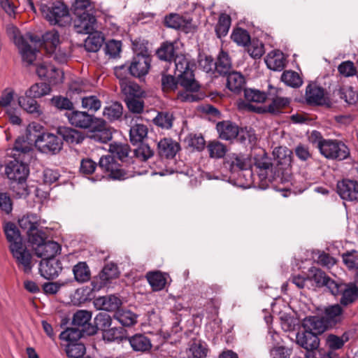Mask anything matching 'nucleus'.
Listing matches in <instances>:
<instances>
[{"label": "nucleus", "mask_w": 358, "mask_h": 358, "mask_svg": "<svg viewBox=\"0 0 358 358\" xmlns=\"http://www.w3.org/2000/svg\"><path fill=\"white\" fill-rule=\"evenodd\" d=\"M273 154V159L265 152L255 157V166L259 169L257 176L263 188L268 187L270 183L285 184L289 182L292 151L280 146L275 148Z\"/></svg>", "instance_id": "nucleus-1"}, {"label": "nucleus", "mask_w": 358, "mask_h": 358, "mask_svg": "<svg viewBox=\"0 0 358 358\" xmlns=\"http://www.w3.org/2000/svg\"><path fill=\"white\" fill-rule=\"evenodd\" d=\"M6 34L19 49L23 62L28 65L32 64L36 59V50L32 48L29 43H39L38 36L31 33L22 36L18 28L13 24H8L6 27Z\"/></svg>", "instance_id": "nucleus-2"}, {"label": "nucleus", "mask_w": 358, "mask_h": 358, "mask_svg": "<svg viewBox=\"0 0 358 358\" xmlns=\"http://www.w3.org/2000/svg\"><path fill=\"white\" fill-rule=\"evenodd\" d=\"M174 66L175 75L179 80V84L185 89L199 91L200 85L195 80L194 74V62L184 55H176Z\"/></svg>", "instance_id": "nucleus-3"}, {"label": "nucleus", "mask_w": 358, "mask_h": 358, "mask_svg": "<svg viewBox=\"0 0 358 358\" xmlns=\"http://www.w3.org/2000/svg\"><path fill=\"white\" fill-rule=\"evenodd\" d=\"M73 13L76 15L74 27L78 33L91 34L96 29V19L98 10L94 3L84 4L76 10L75 6H71Z\"/></svg>", "instance_id": "nucleus-4"}, {"label": "nucleus", "mask_w": 358, "mask_h": 358, "mask_svg": "<svg viewBox=\"0 0 358 358\" xmlns=\"http://www.w3.org/2000/svg\"><path fill=\"white\" fill-rule=\"evenodd\" d=\"M69 124L79 129H92L101 131L106 129V121L96 117L93 114L87 111L74 110L66 112L65 114Z\"/></svg>", "instance_id": "nucleus-5"}, {"label": "nucleus", "mask_w": 358, "mask_h": 358, "mask_svg": "<svg viewBox=\"0 0 358 358\" xmlns=\"http://www.w3.org/2000/svg\"><path fill=\"white\" fill-rule=\"evenodd\" d=\"M40 10L43 17L51 24L65 27L71 23L69 8L60 2L41 4Z\"/></svg>", "instance_id": "nucleus-6"}, {"label": "nucleus", "mask_w": 358, "mask_h": 358, "mask_svg": "<svg viewBox=\"0 0 358 358\" xmlns=\"http://www.w3.org/2000/svg\"><path fill=\"white\" fill-rule=\"evenodd\" d=\"M320 154L329 160L341 162L350 158L349 147L341 140L328 138L321 145Z\"/></svg>", "instance_id": "nucleus-7"}, {"label": "nucleus", "mask_w": 358, "mask_h": 358, "mask_svg": "<svg viewBox=\"0 0 358 358\" xmlns=\"http://www.w3.org/2000/svg\"><path fill=\"white\" fill-rule=\"evenodd\" d=\"M282 90L268 85V99L271 103L264 107H258V113H269L272 115H278L287 108L291 102V99L280 96Z\"/></svg>", "instance_id": "nucleus-8"}, {"label": "nucleus", "mask_w": 358, "mask_h": 358, "mask_svg": "<svg viewBox=\"0 0 358 358\" xmlns=\"http://www.w3.org/2000/svg\"><path fill=\"white\" fill-rule=\"evenodd\" d=\"M34 138L35 146L41 152L55 155L62 148V141L55 134L43 132Z\"/></svg>", "instance_id": "nucleus-9"}, {"label": "nucleus", "mask_w": 358, "mask_h": 358, "mask_svg": "<svg viewBox=\"0 0 358 358\" xmlns=\"http://www.w3.org/2000/svg\"><path fill=\"white\" fill-rule=\"evenodd\" d=\"M36 72L41 79L50 85L62 83L64 80L63 71L46 60L36 64Z\"/></svg>", "instance_id": "nucleus-10"}, {"label": "nucleus", "mask_w": 358, "mask_h": 358, "mask_svg": "<svg viewBox=\"0 0 358 358\" xmlns=\"http://www.w3.org/2000/svg\"><path fill=\"white\" fill-rule=\"evenodd\" d=\"M9 250L15 260L19 268H22L24 273H29L32 269V255L22 243L21 244H13L8 245Z\"/></svg>", "instance_id": "nucleus-11"}, {"label": "nucleus", "mask_w": 358, "mask_h": 358, "mask_svg": "<svg viewBox=\"0 0 358 358\" xmlns=\"http://www.w3.org/2000/svg\"><path fill=\"white\" fill-rule=\"evenodd\" d=\"M305 99L309 106H330L331 101L323 87L315 83H309L306 87Z\"/></svg>", "instance_id": "nucleus-12"}, {"label": "nucleus", "mask_w": 358, "mask_h": 358, "mask_svg": "<svg viewBox=\"0 0 358 358\" xmlns=\"http://www.w3.org/2000/svg\"><path fill=\"white\" fill-rule=\"evenodd\" d=\"M225 164L229 167L234 177L237 173L240 172V176H248V180L249 181L251 180L252 169H250V162L243 155H231L225 162Z\"/></svg>", "instance_id": "nucleus-13"}, {"label": "nucleus", "mask_w": 358, "mask_h": 358, "mask_svg": "<svg viewBox=\"0 0 358 358\" xmlns=\"http://www.w3.org/2000/svg\"><path fill=\"white\" fill-rule=\"evenodd\" d=\"M26 160L13 158L6 166V174L8 178L13 181H27L29 169Z\"/></svg>", "instance_id": "nucleus-14"}, {"label": "nucleus", "mask_w": 358, "mask_h": 358, "mask_svg": "<svg viewBox=\"0 0 358 358\" xmlns=\"http://www.w3.org/2000/svg\"><path fill=\"white\" fill-rule=\"evenodd\" d=\"M99 166L113 179L124 180L128 178L127 173L120 167L111 155L101 157L99 162Z\"/></svg>", "instance_id": "nucleus-15"}, {"label": "nucleus", "mask_w": 358, "mask_h": 358, "mask_svg": "<svg viewBox=\"0 0 358 358\" xmlns=\"http://www.w3.org/2000/svg\"><path fill=\"white\" fill-rule=\"evenodd\" d=\"M119 274L118 267L115 264H106L99 275L92 281V289L99 290L108 284L112 279L118 278Z\"/></svg>", "instance_id": "nucleus-16"}, {"label": "nucleus", "mask_w": 358, "mask_h": 358, "mask_svg": "<svg viewBox=\"0 0 358 358\" xmlns=\"http://www.w3.org/2000/svg\"><path fill=\"white\" fill-rule=\"evenodd\" d=\"M151 58L144 54H137L133 57L129 71L131 76L141 78L148 74L150 68Z\"/></svg>", "instance_id": "nucleus-17"}, {"label": "nucleus", "mask_w": 358, "mask_h": 358, "mask_svg": "<svg viewBox=\"0 0 358 358\" xmlns=\"http://www.w3.org/2000/svg\"><path fill=\"white\" fill-rule=\"evenodd\" d=\"M62 270V265L56 258L41 260L39 272L44 278L50 280L57 278Z\"/></svg>", "instance_id": "nucleus-18"}, {"label": "nucleus", "mask_w": 358, "mask_h": 358, "mask_svg": "<svg viewBox=\"0 0 358 358\" xmlns=\"http://www.w3.org/2000/svg\"><path fill=\"white\" fill-rule=\"evenodd\" d=\"M40 38L39 43H31L34 45L32 48H36V55L38 52L37 47L42 46L45 50L47 54L52 52L59 45V34L57 31L52 30L45 32Z\"/></svg>", "instance_id": "nucleus-19"}, {"label": "nucleus", "mask_w": 358, "mask_h": 358, "mask_svg": "<svg viewBox=\"0 0 358 358\" xmlns=\"http://www.w3.org/2000/svg\"><path fill=\"white\" fill-rule=\"evenodd\" d=\"M337 192L344 200H357L358 183L355 180H343L337 184Z\"/></svg>", "instance_id": "nucleus-20"}, {"label": "nucleus", "mask_w": 358, "mask_h": 358, "mask_svg": "<svg viewBox=\"0 0 358 358\" xmlns=\"http://www.w3.org/2000/svg\"><path fill=\"white\" fill-rule=\"evenodd\" d=\"M322 317L326 325L331 329L343 320V310L339 304L329 306L324 308Z\"/></svg>", "instance_id": "nucleus-21"}, {"label": "nucleus", "mask_w": 358, "mask_h": 358, "mask_svg": "<svg viewBox=\"0 0 358 358\" xmlns=\"http://www.w3.org/2000/svg\"><path fill=\"white\" fill-rule=\"evenodd\" d=\"M159 155L162 158L173 159L180 150V145L171 138H164L157 144Z\"/></svg>", "instance_id": "nucleus-22"}, {"label": "nucleus", "mask_w": 358, "mask_h": 358, "mask_svg": "<svg viewBox=\"0 0 358 358\" xmlns=\"http://www.w3.org/2000/svg\"><path fill=\"white\" fill-rule=\"evenodd\" d=\"M61 246L55 241H44L43 243L34 248L35 254L42 260L54 259L60 252Z\"/></svg>", "instance_id": "nucleus-23"}, {"label": "nucleus", "mask_w": 358, "mask_h": 358, "mask_svg": "<svg viewBox=\"0 0 358 358\" xmlns=\"http://www.w3.org/2000/svg\"><path fill=\"white\" fill-rule=\"evenodd\" d=\"M296 343L304 348L306 352H309L320 346L318 335L306 329L296 334Z\"/></svg>", "instance_id": "nucleus-24"}, {"label": "nucleus", "mask_w": 358, "mask_h": 358, "mask_svg": "<svg viewBox=\"0 0 358 358\" xmlns=\"http://www.w3.org/2000/svg\"><path fill=\"white\" fill-rule=\"evenodd\" d=\"M219 137L224 141H232L239 134V128L231 121L219 122L216 125Z\"/></svg>", "instance_id": "nucleus-25"}, {"label": "nucleus", "mask_w": 358, "mask_h": 358, "mask_svg": "<svg viewBox=\"0 0 358 358\" xmlns=\"http://www.w3.org/2000/svg\"><path fill=\"white\" fill-rule=\"evenodd\" d=\"M116 76L120 80V85L122 94L125 98L141 97L143 93L140 86L134 81L119 76L117 71H115Z\"/></svg>", "instance_id": "nucleus-26"}, {"label": "nucleus", "mask_w": 358, "mask_h": 358, "mask_svg": "<svg viewBox=\"0 0 358 358\" xmlns=\"http://www.w3.org/2000/svg\"><path fill=\"white\" fill-rule=\"evenodd\" d=\"M94 325L88 327L86 329V334L94 335L98 331H101L102 333L104 332L111 326L112 319L107 313H99L94 317Z\"/></svg>", "instance_id": "nucleus-27"}, {"label": "nucleus", "mask_w": 358, "mask_h": 358, "mask_svg": "<svg viewBox=\"0 0 358 358\" xmlns=\"http://www.w3.org/2000/svg\"><path fill=\"white\" fill-rule=\"evenodd\" d=\"M303 327L304 329L317 335L322 334L329 329L322 316H310L306 317L303 321Z\"/></svg>", "instance_id": "nucleus-28"}, {"label": "nucleus", "mask_w": 358, "mask_h": 358, "mask_svg": "<svg viewBox=\"0 0 358 358\" xmlns=\"http://www.w3.org/2000/svg\"><path fill=\"white\" fill-rule=\"evenodd\" d=\"M121 304L122 301L120 298L115 295L100 296L94 301V305L98 309L106 311L116 310Z\"/></svg>", "instance_id": "nucleus-29"}, {"label": "nucleus", "mask_w": 358, "mask_h": 358, "mask_svg": "<svg viewBox=\"0 0 358 358\" xmlns=\"http://www.w3.org/2000/svg\"><path fill=\"white\" fill-rule=\"evenodd\" d=\"M58 134L68 143L79 144L85 139V136L82 132L69 127H59Z\"/></svg>", "instance_id": "nucleus-30"}, {"label": "nucleus", "mask_w": 358, "mask_h": 358, "mask_svg": "<svg viewBox=\"0 0 358 358\" xmlns=\"http://www.w3.org/2000/svg\"><path fill=\"white\" fill-rule=\"evenodd\" d=\"M349 339L350 334L347 331L344 332L341 336L329 334L325 336V345L330 350H338L341 349Z\"/></svg>", "instance_id": "nucleus-31"}, {"label": "nucleus", "mask_w": 358, "mask_h": 358, "mask_svg": "<svg viewBox=\"0 0 358 358\" xmlns=\"http://www.w3.org/2000/svg\"><path fill=\"white\" fill-rule=\"evenodd\" d=\"M191 21V20L186 19L178 14L171 13L165 17L164 24L168 27L185 31L189 27Z\"/></svg>", "instance_id": "nucleus-32"}, {"label": "nucleus", "mask_w": 358, "mask_h": 358, "mask_svg": "<svg viewBox=\"0 0 358 358\" xmlns=\"http://www.w3.org/2000/svg\"><path fill=\"white\" fill-rule=\"evenodd\" d=\"M227 76V86L230 91L238 94L244 89L245 80L241 73L232 71Z\"/></svg>", "instance_id": "nucleus-33"}, {"label": "nucleus", "mask_w": 358, "mask_h": 358, "mask_svg": "<svg viewBox=\"0 0 358 358\" xmlns=\"http://www.w3.org/2000/svg\"><path fill=\"white\" fill-rule=\"evenodd\" d=\"M215 64V73L220 76H226L231 72V61L228 53L221 50L217 56Z\"/></svg>", "instance_id": "nucleus-34"}, {"label": "nucleus", "mask_w": 358, "mask_h": 358, "mask_svg": "<svg viewBox=\"0 0 358 358\" xmlns=\"http://www.w3.org/2000/svg\"><path fill=\"white\" fill-rule=\"evenodd\" d=\"M31 147L24 137L16 139L13 148V158L22 160H28L30 157Z\"/></svg>", "instance_id": "nucleus-35"}, {"label": "nucleus", "mask_w": 358, "mask_h": 358, "mask_svg": "<svg viewBox=\"0 0 358 358\" xmlns=\"http://www.w3.org/2000/svg\"><path fill=\"white\" fill-rule=\"evenodd\" d=\"M131 347L134 351L146 352L151 349L150 338L143 334H137L129 338Z\"/></svg>", "instance_id": "nucleus-36"}, {"label": "nucleus", "mask_w": 358, "mask_h": 358, "mask_svg": "<svg viewBox=\"0 0 358 358\" xmlns=\"http://www.w3.org/2000/svg\"><path fill=\"white\" fill-rule=\"evenodd\" d=\"M166 273L159 271H150L146 274V278L154 291L162 290L166 283Z\"/></svg>", "instance_id": "nucleus-37"}, {"label": "nucleus", "mask_w": 358, "mask_h": 358, "mask_svg": "<svg viewBox=\"0 0 358 358\" xmlns=\"http://www.w3.org/2000/svg\"><path fill=\"white\" fill-rule=\"evenodd\" d=\"M3 231L9 245L22 243V238L16 224L11 222H7L3 225Z\"/></svg>", "instance_id": "nucleus-38"}, {"label": "nucleus", "mask_w": 358, "mask_h": 358, "mask_svg": "<svg viewBox=\"0 0 358 358\" xmlns=\"http://www.w3.org/2000/svg\"><path fill=\"white\" fill-rule=\"evenodd\" d=\"M110 152L122 162L129 161V154L131 152L130 146L127 143H113L110 145Z\"/></svg>", "instance_id": "nucleus-39"}, {"label": "nucleus", "mask_w": 358, "mask_h": 358, "mask_svg": "<svg viewBox=\"0 0 358 358\" xmlns=\"http://www.w3.org/2000/svg\"><path fill=\"white\" fill-rule=\"evenodd\" d=\"M19 105L28 113L39 116L42 112L41 106L34 98L31 96H20L18 98Z\"/></svg>", "instance_id": "nucleus-40"}, {"label": "nucleus", "mask_w": 358, "mask_h": 358, "mask_svg": "<svg viewBox=\"0 0 358 358\" xmlns=\"http://www.w3.org/2000/svg\"><path fill=\"white\" fill-rule=\"evenodd\" d=\"M148 127L143 124H136L130 128L129 138L133 145L142 143L147 137Z\"/></svg>", "instance_id": "nucleus-41"}, {"label": "nucleus", "mask_w": 358, "mask_h": 358, "mask_svg": "<svg viewBox=\"0 0 358 358\" xmlns=\"http://www.w3.org/2000/svg\"><path fill=\"white\" fill-rule=\"evenodd\" d=\"M342 296L340 300L341 305L348 306L354 303L358 298V288L354 284L345 286L343 290H341Z\"/></svg>", "instance_id": "nucleus-42"}, {"label": "nucleus", "mask_w": 358, "mask_h": 358, "mask_svg": "<svg viewBox=\"0 0 358 358\" xmlns=\"http://www.w3.org/2000/svg\"><path fill=\"white\" fill-rule=\"evenodd\" d=\"M88 34L85 41L84 47L89 52H96L101 48L104 38L97 32L94 31Z\"/></svg>", "instance_id": "nucleus-43"}, {"label": "nucleus", "mask_w": 358, "mask_h": 358, "mask_svg": "<svg viewBox=\"0 0 358 358\" xmlns=\"http://www.w3.org/2000/svg\"><path fill=\"white\" fill-rule=\"evenodd\" d=\"M125 330L122 327H109L102 334L103 339L108 343L121 342L126 338Z\"/></svg>", "instance_id": "nucleus-44"}, {"label": "nucleus", "mask_w": 358, "mask_h": 358, "mask_svg": "<svg viewBox=\"0 0 358 358\" xmlns=\"http://www.w3.org/2000/svg\"><path fill=\"white\" fill-rule=\"evenodd\" d=\"M75 280L78 282H85L90 279V270L87 263L79 262L73 268Z\"/></svg>", "instance_id": "nucleus-45"}, {"label": "nucleus", "mask_w": 358, "mask_h": 358, "mask_svg": "<svg viewBox=\"0 0 358 358\" xmlns=\"http://www.w3.org/2000/svg\"><path fill=\"white\" fill-rule=\"evenodd\" d=\"M92 318V313L85 310H78L73 317V324L78 327L81 329H87L88 327H92L89 323Z\"/></svg>", "instance_id": "nucleus-46"}, {"label": "nucleus", "mask_w": 358, "mask_h": 358, "mask_svg": "<svg viewBox=\"0 0 358 358\" xmlns=\"http://www.w3.org/2000/svg\"><path fill=\"white\" fill-rule=\"evenodd\" d=\"M51 92L50 84L45 83H35L31 85L26 92L27 96H31L34 99L41 98L49 94Z\"/></svg>", "instance_id": "nucleus-47"}, {"label": "nucleus", "mask_w": 358, "mask_h": 358, "mask_svg": "<svg viewBox=\"0 0 358 358\" xmlns=\"http://www.w3.org/2000/svg\"><path fill=\"white\" fill-rule=\"evenodd\" d=\"M268 69L280 71L285 67V59L282 53L271 52L265 60Z\"/></svg>", "instance_id": "nucleus-48"}, {"label": "nucleus", "mask_w": 358, "mask_h": 358, "mask_svg": "<svg viewBox=\"0 0 358 358\" xmlns=\"http://www.w3.org/2000/svg\"><path fill=\"white\" fill-rule=\"evenodd\" d=\"M85 333L86 334V330L84 329H81L78 327H71L62 331L59 335V338L62 340L67 341L69 343H78V341Z\"/></svg>", "instance_id": "nucleus-49"}, {"label": "nucleus", "mask_w": 358, "mask_h": 358, "mask_svg": "<svg viewBox=\"0 0 358 358\" xmlns=\"http://www.w3.org/2000/svg\"><path fill=\"white\" fill-rule=\"evenodd\" d=\"M174 117L173 113L166 111L159 112L153 119V123L164 129H170L173 127Z\"/></svg>", "instance_id": "nucleus-50"}, {"label": "nucleus", "mask_w": 358, "mask_h": 358, "mask_svg": "<svg viewBox=\"0 0 358 358\" xmlns=\"http://www.w3.org/2000/svg\"><path fill=\"white\" fill-rule=\"evenodd\" d=\"M159 59L171 62L176 57V48L173 43H163L157 51Z\"/></svg>", "instance_id": "nucleus-51"}, {"label": "nucleus", "mask_w": 358, "mask_h": 358, "mask_svg": "<svg viewBox=\"0 0 358 358\" xmlns=\"http://www.w3.org/2000/svg\"><path fill=\"white\" fill-rule=\"evenodd\" d=\"M231 17L226 13H222L218 19V22L215 26V33L219 38H221L229 32L231 26Z\"/></svg>", "instance_id": "nucleus-52"}, {"label": "nucleus", "mask_w": 358, "mask_h": 358, "mask_svg": "<svg viewBox=\"0 0 358 358\" xmlns=\"http://www.w3.org/2000/svg\"><path fill=\"white\" fill-rule=\"evenodd\" d=\"M281 80L287 86L298 88L303 84L302 78L298 73L293 71H285L281 76Z\"/></svg>", "instance_id": "nucleus-53"}, {"label": "nucleus", "mask_w": 358, "mask_h": 358, "mask_svg": "<svg viewBox=\"0 0 358 358\" xmlns=\"http://www.w3.org/2000/svg\"><path fill=\"white\" fill-rule=\"evenodd\" d=\"M19 226L21 229L27 231V234L33 229L39 226L38 217L35 214H27L24 215L18 220Z\"/></svg>", "instance_id": "nucleus-54"}, {"label": "nucleus", "mask_w": 358, "mask_h": 358, "mask_svg": "<svg viewBox=\"0 0 358 358\" xmlns=\"http://www.w3.org/2000/svg\"><path fill=\"white\" fill-rule=\"evenodd\" d=\"M115 318L124 327H131L137 322V315L130 310L117 311Z\"/></svg>", "instance_id": "nucleus-55"}, {"label": "nucleus", "mask_w": 358, "mask_h": 358, "mask_svg": "<svg viewBox=\"0 0 358 358\" xmlns=\"http://www.w3.org/2000/svg\"><path fill=\"white\" fill-rule=\"evenodd\" d=\"M209 156L211 158L220 159L224 157L227 151V147L219 141H210L207 145Z\"/></svg>", "instance_id": "nucleus-56"}, {"label": "nucleus", "mask_w": 358, "mask_h": 358, "mask_svg": "<svg viewBox=\"0 0 358 358\" xmlns=\"http://www.w3.org/2000/svg\"><path fill=\"white\" fill-rule=\"evenodd\" d=\"M256 169H257V174H254L253 172L252 171V176H251V180H248V176H240V172L237 173L236 175L237 176V184L238 185H239L240 187H242L243 188H248V187H250L252 185H254L255 186L256 185H258V187L261 189H264L263 187H261V180L260 179L258 178L257 175H258V172L259 171V169H257L256 166H255Z\"/></svg>", "instance_id": "nucleus-57"}, {"label": "nucleus", "mask_w": 358, "mask_h": 358, "mask_svg": "<svg viewBox=\"0 0 358 358\" xmlns=\"http://www.w3.org/2000/svg\"><path fill=\"white\" fill-rule=\"evenodd\" d=\"M81 105L88 111L96 112L101 106V101L95 95H87L81 97Z\"/></svg>", "instance_id": "nucleus-58"}, {"label": "nucleus", "mask_w": 358, "mask_h": 358, "mask_svg": "<svg viewBox=\"0 0 358 358\" xmlns=\"http://www.w3.org/2000/svg\"><path fill=\"white\" fill-rule=\"evenodd\" d=\"M122 110L123 107L122 104L118 102H114L111 105L105 107L103 114L109 120L113 121L121 117Z\"/></svg>", "instance_id": "nucleus-59"}, {"label": "nucleus", "mask_w": 358, "mask_h": 358, "mask_svg": "<svg viewBox=\"0 0 358 358\" xmlns=\"http://www.w3.org/2000/svg\"><path fill=\"white\" fill-rule=\"evenodd\" d=\"M231 40L238 45L246 46L250 42V36L249 33L242 28H236L234 29L231 35Z\"/></svg>", "instance_id": "nucleus-60"}, {"label": "nucleus", "mask_w": 358, "mask_h": 358, "mask_svg": "<svg viewBox=\"0 0 358 358\" xmlns=\"http://www.w3.org/2000/svg\"><path fill=\"white\" fill-rule=\"evenodd\" d=\"M13 195L18 199L26 198L29 194L27 181H13L10 184Z\"/></svg>", "instance_id": "nucleus-61"}, {"label": "nucleus", "mask_w": 358, "mask_h": 358, "mask_svg": "<svg viewBox=\"0 0 358 358\" xmlns=\"http://www.w3.org/2000/svg\"><path fill=\"white\" fill-rule=\"evenodd\" d=\"M50 102L52 106L59 110H68L70 112L74 108L73 103L67 97L62 96H54Z\"/></svg>", "instance_id": "nucleus-62"}, {"label": "nucleus", "mask_w": 358, "mask_h": 358, "mask_svg": "<svg viewBox=\"0 0 358 358\" xmlns=\"http://www.w3.org/2000/svg\"><path fill=\"white\" fill-rule=\"evenodd\" d=\"M86 351L84 344L81 343H68L66 352L69 358H81Z\"/></svg>", "instance_id": "nucleus-63"}, {"label": "nucleus", "mask_w": 358, "mask_h": 358, "mask_svg": "<svg viewBox=\"0 0 358 358\" xmlns=\"http://www.w3.org/2000/svg\"><path fill=\"white\" fill-rule=\"evenodd\" d=\"M343 262L349 269L358 271V251L352 250L342 255Z\"/></svg>", "instance_id": "nucleus-64"}]
</instances>
